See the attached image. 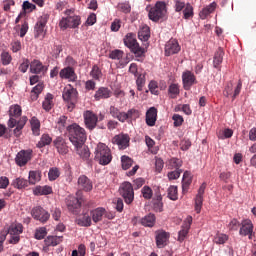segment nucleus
Returning <instances> with one entry per match:
<instances>
[{"label": "nucleus", "mask_w": 256, "mask_h": 256, "mask_svg": "<svg viewBox=\"0 0 256 256\" xmlns=\"http://www.w3.org/2000/svg\"><path fill=\"white\" fill-rule=\"evenodd\" d=\"M232 135H234L233 129L225 128L222 132L218 133V138H232Z\"/></svg>", "instance_id": "obj_53"}, {"label": "nucleus", "mask_w": 256, "mask_h": 256, "mask_svg": "<svg viewBox=\"0 0 256 256\" xmlns=\"http://www.w3.org/2000/svg\"><path fill=\"white\" fill-rule=\"evenodd\" d=\"M64 15H66V17H62L59 22V27L63 31H65V29H77V27L81 25V16L75 15L74 9L65 10Z\"/></svg>", "instance_id": "obj_2"}, {"label": "nucleus", "mask_w": 256, "mask_h": 256, "mask_svg": "<svg viewBox=\"0 0 256 256\" xmlns=\"http://www.w3.org/2000/svg\"><path fill=\"white\" fill-rule=\"evenodd\" d=\"M53 99L54 96L51 93H47L44 101L42 102V108L44 109V111H51V109H53Z\"/></svg>", "instance_id": "obj_33"}, {"label": "nucleus", "mask_w": 256, "mask_h": 256, "mask_svg": "<svg viewBox=\"0 0 256 256\" xmlns=\"http://www.w3.org/2000/svg\"><path fill=\"white\" fill-rule=\"evenodd\" d=\"M11 51L13 53H19L21 51V41L15 40L11 42Z\"/></svg>", "instance_id": "obj_61"}, {"label": "nucleus", "mask_w": 256, "mask_h": 256, "mask_svg": "<svg viewBox=\"0 0 256 256\" xmlns=\"http://www.w3.org/2000/svg\"><path fill=\"white\" fill-rule=\"evenodd\" d=\"M146 79H145V74H138L137 75V89L138 91H142L143 86L145 85Z\"/></svg>", "instance_id": "obj_55"}, {"label": "nucleus", "mask_w": 256, "mask_h": 256, "mask_svg": "<svg viewBox=\"0 0 256 256\" xmlns=\"http://www.w3.org/2000/svg\"><path fill=\"white\" fill-rule=\"evenodd\" d=\"M0 57H1L0 62L2 63V65L4 66L11 65V61H13V57L9 52L7 51L2 52Z\"/></svg>", "instance_id": "obj_43"}, {"label": "nucleus", "mask_w": 256, "mask_h": 256, "mask_svg": "<svg viewBox=\"0 0 256 256\" xmlns=\"http://www.w3.org/2000/svg\"><path fill=\"white\" fill-rule=\"evenodd\" d=\"M155 214H148L145 215L143 218H141L140 223L142 226L148 227V228H153L155 225Z\"/></svg>", "instance_id": "obj_32"}, {"label": "nucleus", "mask_w": 256, "mask_h": 256, "mask_svg": "<svg viewBox=\"0 0 256 256\" xmlns=\"http://www.w3.org/2000/svg\"><path fill=\"white\" fill-rule=\"evenodd\" d=\"M189 233V226H182V229L178 232V241L183 242Z\"/></svg>", "instance_id": "obj_51"}, {"label": "nucleus", "mask_w": 256, "mask_h": 256, "mask_svg": "<svg viewBox=\"0 0 256 256\" xmlns=\"http://www.w3.org/2000/svg\"><path fill=\"white\" fill-rule=\"evenodd\" d=\"M240 226V221H238L237 218H233L228 224V229L229 231H238Z\"/></svg>", "instance_id": "obj_54"}, {"label": "nucleus", "mask_w": 256, "mask_h": 256, "mask_svg": "<svg viewBox=\"0 0 256 256\" xmlns=\"http://www.w3.org/2000/svg\"><path fill=\"white\" fill-rule=\"evenodd\" d=\"M141 116V112L136 108H130L126 113L124 112L122 120L126 122L128 119H138Z\"/></svg>", "instance_id": "obj_29"}, {"label": "nucleus", "mask_w": 256, "mask_h": 256, "mask_svg": "<svg viewBox=\"0 0 256 256\" xmlns=\"http://www.w3.org/2000/svg\"><path fill=\"white\" fill-rule=\"evenodd\" d=\"M31 131L35 137H39L41 135V121L38 120L37 117L33 116L30 119Z\"/></svg>", "instance_id": "obj_27"}, {"label": "nucleus", "mask_w": 256, "mask_h": 256, "mask_svg": "<svg viewBox=\"0 0 256 256\" xmlns=\"http://www.w3.org/2000/svg\"><path fill=\"white\" fill-rule=\"evenodd\" d=\"M105 216L108 219H114L115 215L113 214H106V210L104 208H98L97 210V221L101 220V217Z\"/></svg>", "instance_id": "obj_56"}, {"label": "nucleus", "mask_w": 256, "mask_h": 256, "mask_svg": "<svg viewBox=\"0 0 256 256\" xmlns=\"http://www.w3.org/2000/svg\"><path fill=\"white\" fill-rule=\"evenodd\" d=\"M110 115H112L113 118H117L120 122H125V120H123V115H125V111H120L119 108L115 106H110Z\"/></svg>", "instance_id": "obj_39"}, {"label": "nucleus", "mask_w": 256, "mask_h": 256, "mask_svg": "<svg viewBox=\"0 0 256 256\" xmlns=\"http://www.w3.org/2000/svg\"><path fill=\"white\" fill-rule=\"evenodd\" d=\"M114 208L118 211V213H122L124 210V202L121 198H116L113 200Z\"/></svg>", "instance_id": "obj_52"}, {"label": "nucleus", "mask_w": 256, "mask_h": 256, "mask_svg": "<svg viewBox=\"0 0 256 256\" xmlns=\"http://www.w3.org/2000/svg\"><path fill=\"white\" fill-rule=\"evenodd\" d=\"M169 239V232H165V230H158V232H156V245L158 248L166 247V245H168Z\"/></svg>", "instance_id": "obj_18"}, {"label": "nucleus", "mask_w": 256, "mask_h": 256, "mask_svg": "<svg viewBox=\"0 0 256 256\" xmlns=\"http://www.w3.org/2000/svg\"><path fill=\"white\" fill-rule=\"evenodd\" d=\"M27 124V116H22L17 123L16 128L14 129L15 137H21L23 127Z\"/></svg>", "instance_id": "obj_34"}, {"label": "nucleus", "mask_w": 256, "mask_h": 256, "mask_svg": "<svg viewBox=\"0 0 256 256\" xmlns=\"http://www.w3.org/2000/svg\"><path fill=\"white\" fill-rule=\"evenodd\" d=\"M229 239V236L226 235L225 233H217V235L214 238V242L215 244H225V242H227Z\"/></svg>", "instance_id": "obj_47"}, {"label": "nucleus", "mask_w": 256, "mask_h": 256, "mask_svg": "<svg viewBox=\"0 0 256 256\" xmlns=\"http://www.w3.org/2000/svg\"><path fill=\"white\" fill-rule=\"evenodd\" d=\"M21 113H22L21 106H19V105L10 106L9 117L19 118Z\"/></svg>", "instance_id": "obj_45"}, {"label": "nucleus", "mask_w": 256, "mask_h": 256, "mask_svg": "<svg viewBox=\"0 0 256 256\" xmlns=\"http://www.w3.org/2000/svg\"><path fill=\"white\" fill-rule=\"evenodd\" d=\"M138 37L143 42H147V40H149L151 37L150 28L147 25L142 27L138 32Z\"/></svg>", "instance_id": "obj_37"}, {"label": "nucleus", "mask_w": 256, "mask_h": 256, "mask_svg": "<svg viewBox=\"0 0 256 256\" xmlns=\"http://www.w3.org/2000/svg\"><path fill=\"white\" fill-rule=\"evenodd\" d=\"M8 231V235H18L21 236V233H23V224L21 223H13L8 228H6Z\"/></svg>", "instance_id": "obj_30"}, {"label": "nucleus", "mask_w": 256, "mask_h": 256, "mask_svg": "<svg viewBox=\"0 0 256 256\" xmlns=\"http://www.w3.org/2000/svg\"><path fill=\"white\" fill-rule=\"evenodd\" d=\"M79 92H77V89L71 87H65L62 92V98L63 100L68 103V109L72 111L75 109V105L77 104Z\"/></svg>", "instance_id": "obj_8"}, {"label": "nucleus", "mask_w": 256, "mask_h": 256, "mask_svg": "<svg viewBox=\"0 0 256 256\" xmlns=\"http://www.w3.org/2000/svg\"><path fill=\"white\" fill-rule=\"evenodd\" d=\"M124 44L130 49L131 52H133V54H135L136 57H142V55L145 54V49L139 46L136 36L133 33H128L124 37Z\"/></svg>", "instance_id": "obj_6"}, {"label": "nucleus", "mask_w": 256, "mask_h": 256, "mask_svg": "<svg viewBox=\"0 0 256 256\" xmlns=\"http://www.w3.org/2000/svg\"><path fill=\"white\" fill-rule=\"evenodd\" d=\"M184 19H189L194 17V7L191 3H186L183 10Z\"/></svg>", "instance_id": "obj_42"}, {"label": "nucleus", "mask_w": 256, "mask_h": 256, "mask_svg": "<svg viewBox=\"0 0 256 256\" xmlns=\"http://www.w3.org/2000/svg\"><path fill=\"white\" fill-rule=\"evenodd\" d=\"M34 237H35V239H38L39 241H41V239H45V237H47V228L41 227V228L36 229Z\"/></svg>", "instance_id": "obj_49"}, {"label": "nucleus", "mask_w": 256, "mask_h": 256, "mask_svg": "<svg viewBox=\"0 0 256 256\" xmlns=\"http://www.w3.org/2000/svg\"><path fill=\"white\" fill-rule=\"evenodd\" d=\"M111 94H112V92L108 88L98 89V97L109 98V97H111Z\"/></svg>", "instance_id": "obj_59"}, {"label": "nucleus", "mask_w": 256, "mask_h": 256, "mask_svg": "<svg viewBox=\"0 0 256 256\" xmlns=\"http://www.w3.org/2000/svg\"><path fill=\"white\" fill-rule=\"evenodd\" d=\"M112 143L117 144L119 149L124 150V149H127V147H129L130 137L127 134L115 135L112 138Z\"/></svg>", "instance_id": "obj_17"}, {"label": "nucleus", "mask_w": 256, "mask_h": 256, "mask_svg": "<svg viewBox=\"0 0 256 256\" xmlns=\"http://www.w3.org/2000/svg\"><path fill=\"white\" fill-rule=\"evenodd\" d=\"M9 187V179L7 176L0 177V189H7Z\"/></svg>", "instance_id": "obj_64"}, {"label": "nucleus", "mask_w": 256, "mask_h": 256, "mask_svg": "<svg viewBox=\"0 0 256 256\" xmlns=\"http://www.w3.org/2000/svg\"><path fill=\"white\" fill-rule=\"evenodd\" d=\"M224 54L225 52L222 48H218V50H216L215 55L213 57V67L215 69H218V70L221 69V64L223 63Z\"/></svg>", "instance_id": "obj_26"}, {"label": "nucleus", "mask_w": 256, "mask_h": 256, "mask_svg": "<svg viewBox=\"0 0 256 256\" xmlns=\"http://www.w3.org/2000/svg\"><path fill=\"white\" fill-rule=\"evenodd\" d=\"M53 188L51 186H37L34 189V195H51Z\"/></svg>", "instance_id": "obj_35"}, {"label": "nucleus", "mask_w": 256, "mask_h": 256, "mask_svg": "<svg viewBox=\"0 0 256 256\" xmlns=\"http://www.w3.org/2000/svg\"><path fill=\"white\" fill-rule=\"evenodd\" d=\"M61 177V170L57 167H52L49 169L48 172V179L49 181H57Z\"/></svg>", "instance_id": "obj_40"}, {"label": "nucleus", "mask_w": 256, "mask_h": 256, "mask_svg": "<svg viewBox=\"0 0 256 256\" xmlns=\"http://www.w3.org/2000/svg\"><path fill=\"white\" fill-rule=\"evenodd\" d=\"M41 181V171L35 170L29 172V182L30 185H35V183H39Z\"/></svg>", "instance_id": "obj_38"}, {"label": "nucleus", "mask_w": 256, "mask_h": 256, "mask_svg": "<svg viewBox=\"0 0 256 256\" xmlns=\"http://www.w3.org/2000/svg\"><path fill=\"white\" fill-rule=\"evenodd\" d=\"M60 79H66L71 83H75L77 81V73H75V68L72 67H65L60 70L59 72Z\"/></svg>", "instance_id": "obj_15"}, {"label": "nucleus", "mask_w": 256, "mask_h": 256, "mask_svg": "<svg viewBox=\"0 0 256 256\" xmlns=\"http://www.w3.org/2000/svg\"><path fill=\"white\" fill-rule=\"evenodd\" d=\"M52 141L53 138H51L49 134H43L40 138V141L36 144V147H38V149H43V147H46V145H51Z\"/></svg>", "instance_id": "obj_36"}, {"label": "nucleus", "mask_w": 256, "mask_h": 256, "mask_svg": "<svg viewBox=\"0 0 256 256\" xmlns=\"http://www.w3.org/2000/svg\"><path fill=\"white\" fill-rule=\"evenodd\" d=\"M121 164L123 170H129L133 165V159L129 158V156L123 155L121 157Z\"/></svg>", "instance_id": "obj_46"}, {"label": "nucleus", "mask_w": 256, "mask_h": 256, "mask_svg": "<svg viewBox=\"0 0 256 256\" xmlns=\"http://www.w3.org/2000/svg\"><path fill=\"white\" fill-rule=\"evenodd\" d=\"M77 183L80 191L89 192L93 190V182L85 175L79 176Z\"/></svg>", "instance_id": "obj_22"}, {"label": "nucleus", "mask_w": 256, "mask_h": 256, "mask_svg": "<svg viewBox=\"0 0 256 256\" xmlns=\"http://www.w3.org/2000/svg\"><path fill=\"white\" fill-rule=\"evenodd\" d=\"M183 173L182 169H175L174 171L168 172V179L176 180L179 179L180 174Z\"/></svg>", "instance_id": "obj_60"}, {"label": "nucleus", "mask_w": 256, "mask_h": 256, "mask_svg": "<svg viewBox=\"0 0 256 256\" xmlns=\"http://www.w3.org/2000/svg\"><path fill=\"white\" fill-rule=\"evenodd\" d=\"M11 185L12 187H14V189L21 190V189H25V187H29V181H27V179L23 177H18L12 180Z\"/></svg>", "instance_id": "obj_28"}, {"label": "nucleus", "mask_w": 256, "mask_h": 256, "mask_svg": "<svg viewBox=\"0 0 256 256\" xmlns=\"http://www.w3.org/2000/svg\"><path fill=\"white\" fill-rule=\"evenodd\" d=\"M167 14V4L165 1H157L154 7H151L148 13V17L158 23L160 19H164Z\"/></svg>", "instance_id": "obj_3"}, {"label": "nucleus", "mask_w": 256, "mask_h": 256, "mask_svg": "<svg viewBox=\"0 0 256 256\" xmlns=\"http://www.w3.org/2000/svg\"><path fill=\"white\" fill-rule=\"evenodd\" d=\"M84 123L87 129H90V131L95 129V127H97V115H95V113L92 111H86L84 113Z\"/></svg>", "instance_id": "obj_20"}, {"label": "nucleus", "mask_w": 256, "mask_h": 256, "mask_svg": "<svg viewBox=\"0 0 256 256\" xmlns=\"http://www.w3.org/2000/svg\"><path fill=\"white\" fill-rule=\"evenodd\" d=\"M233 89H234V85L232 82H228L225 89H224V92L223 94L225 95V97H230V95L233 94Z\"/></svg>", "instance_id": "obj_62"}, {"label": "nucleus", "mask_w": 256, "mask_h": 256, "mask_svg": "<svg viewBox=\"0 0 256 256\" xmlns=\"http://www.w3.org/2000/svg\"><path fill=\"white\" fill-rule=\"evenodd\" d=\"M239 235L241 237H247L248 239L255 238L256 233L254 232V224L252 220L249 218L242 220L240 224Z\"/></svg>", "instance_id": "obj_9"}, {"label": "nucleus", "mask_w": 256, "mask_h": 256, "mask_svg": "<svg viewBox=\"0 0 256 256\" xmlns=\"http://www.w3.org/2000/svg\"><path fill=\"white\" fill-rule=\"evenodd\" d=\"M168 198H170L172 201H176L178 199V187L177 186L169 187Z\"/></svg>", "instance_id": "obj_48"}, {"label": "nucleus", "mask_w": 256, "mask_h": 256, "mask_svg": "<svg viewBox=\"0 0 256 256\" xmlns=\"http://www.w3.org/2000/svg\"><path fill=\"white\" fill-rule=\"evenodd\" d=\"M98 161L100 165H108L113 161V154L111 148L104 143H98L97 146Z\"/></svg>", "instance_id": "obj_7"}, {"label": "nucleus", "mask_w": 256, "mask_h": 256, "mask_svg": "<svg viewBox=\"0 0 256 256\" xmlns=\"http://www.w3.org/2000/svg\"><path fill=\"white\" fill-rule=\"evenodd\" d=\"M119 192L121 196H123L126 204H132L135 198V192L132 184L129 183V181H126L125 183L121 184Z\"/></svg>", "instance_id": "obj_10"}, {"label": "nucleus", "mask_w": 256, "mask_h": 256, "mask_svg": "<svg viewBox=\"0 0 256 256\" xmlns=\"http://www.w3.org/2000/svg\"><path fill=\"white\" fill-rule=\"evenodd\" d=\"M31 215L33 219H36V221H40L41 223H47V221H49V217H51L49 212L41 206L34 207L31 211Z\"/></svg>", "instance_id": "obj_14"}, {"label": "nucleus", "mask_w": 256, "mask_h": 256, "mask_svg": "<svg viewBox=\"0 0 256 256\" xmlns=\"http://www.w3.org/2000/svg\"><path fill=\"white\" fill-rule=\"evenodd\" d=\"M168 165L172 170H180V167L183 165V161L178 158H172L169 160Z\"/></svg>", "instance_id": "obj_44"}, {"label": "nucleus", "mask_w": 256, "mask_h": 256, "mask_svg": "<svg viewBox=\"0 0 256 256\" xmlns=\"http://www.w3.org/2000/svg\"><path fill=\"white\" fill-rule=\"evenodd\" d=\"M141 193L145 199H151L153 196V190L149 186H144Z\"/></svg>", "instance_id": "obj_58"}, {"label": "nucleus", "mask_w": 256, "mask_h": 256, "mask_svg": "<svg viewBox=\"0 0 256 256\" xmlns=\"http://www.w3.org/2000/svg\"><path fill=\"white\" fill-rule=\"evenodd\" d=\"M149 89H150V92H152V94L158 95V93H159V91H158V83L155 82V80H152L149 83Z\"/></svg>", "instance_id": "obj_63"}, {"label": "nucleus", "mask_w": 256, "mask_h": 256, "mask_svg": "<svg viewBox=\"0 0 256 256\" xmlns=\"http://www.w3.org/2000/svg\"><path fill=\"white\" fill-rule=\"evenodd\" d=\"M54 147H56L58 153L60 155H67L69 153V147L67 146V142L63 137L59 136L53 141Z\"/></svg>", "instance_id": "obj_23"}, {"label": "nucleus", "mask_w": 256, "mask_h": 256, "mask_svg": "<svg viewBox=\"0 0 256 256\" xmlns=\"http://www.w3.org/2000/svg\"><path fill=\"white\" fill-rule=\"evenodd\" d=\"M207 187L206 183L201 184L199 187L197 196L195 198V211L197 214L201 213V209L203 207V195L205 193V189Z\"/></svg>", "instance_id": "obj_21"}, {"label": "nucleus", "mask_w": 256, "mask_h": 256, "mask_svg": "<svg viewBox=\"0 0 256 256\" xmlns=\"http://www.w3.org/2000/svg\"><path fill=\"white\" fill-rule=\"evenodd\" d=\"M216 8H217V3L213 1L211 4L204 7L203 10H201V12L199 13V15L202 19H206L207 17H209L210 14H213Z\"/></svg>", "instance_id": "obj_31"}, {"label": "nucleus", "mask_w": 256, "mask_h": 256, "mask_svg": "<svg viewBox=\"0 0 256 256\" xmlns=\"http://www.w3.org/2000/svg\"><path fill=\"white\" fill-rule=\"evenodd\" d=\"M180 44L175 39H170L165 45V55L170 57V55L178 54L180 52Z\"/></svg>", "instance_id": "obj_19"}, {"label": "nucleus", "mask_w": 256, "mask_h": 256, "mask_svg": "<svg viewBox=\"0 0 256 256\" xmlns=\"http://www.w3.org/2000/svg\"><path fill=\"white\" fill-rule=\"evenodd\" d=\"M123 55H124L123 50L115 49V50H112V51L110 52L109 57H110L112 60H122Z\"/></svg>", "instance_id": "obj_50"}, {"label": "nucleus", "mask_w": 256, "mask_h": 256, "mask_svg": "<svg viewBox=\"0 0 256 256\" xmlns=\"http://www.w3.org/2000/svg\"><path fill=\"white\" fill-rule=\"evenodd\" d=\"M69 141L74 145L77 150L78 155L87 159L89 157V150L83 147L85 141H87V133L85 128L79 126V124L74 123L67 127Z\"/></svg>", "instance_id": "obj_1"}, {"label": "nucleus", "mask_w": 256, "mask_h": 256, "mask_svg": "<svg viewBox=\"0 0 256 256\" xmlns=\"http://www.w3.org/2000/svg\"><path fill=\"white\" fill-rule=\"evenodd\" d=\"M31 159H33V150H21L16 155L15 163L18 165V167H25V165H27Z\"/></svg>", "instance_id": "obj_11"}, {"label": "nucleus", "mask_w": 256, "mask_h": 256, "mask_svg": "<svg viewBox=\"0 0 256 256\" xmlns=\"http://www.w3.org/2000/svg\"><path fill=\"white\" fill-rule=\"evenodd\" d=\"M49 17V13H42V15L38 18L34 26L35 39H45V35H47V29L45 27H47Z\"/></svg>", "instance_id": "obj_4"}, {"label": "nucleus", "mask_w": 256, "mask_h": 256, "mask_svg": "<svg viewBox=\"0 0 256 256\" xmlns=\"http://www.w3.org/2000/svg\"><path fill=\"white\" fill-rule=\"evenodd\" d=\"M197 83V77L190 70H186L182 73V84L186 91H190L193 85Z\"/></svg>", "instance_id": "obj_13"}, {"label": "nucleus", "mask_w": 256, "mask_h": 256, "mask_svg": "<svg viewBox=\"0 0 256 256\" xmlns=\"http://www.w3.org/2000/svg\"><path fill=\"white\" fill-rule=\"evenodd\" d=\"M91 217L94 223H97V210H90L89 212L84 213L82 217L76 219V223L80 227H90Z\"/></svg>", "instance_id": "obj_12"}, {"label": "nucleus", "mask_w": 256, "mask_h": 256, "mask_svg": "<svg viewBox=\"0 0 256 256\" xmlns=\"http://www.w3.org/2000/svg\"><path fill=\"white\" fill-rule=\"evenodd\" d=\"M65 179H66V183H72L73 182V171L71 170L70 165H66Z\"/></svg>", "instance_id": "obj_57"}, {"label": "nucleus", "mask_w": 256, "mask_h": 256, "mask_svg": "<svg viewBox=\"0 0 256 256\" xmlns=\"http://www.w3.org/2000/svg\"><path fill=\"white\" fill-rule=\"evenodd\" d=\"M30 71L34 73V75H45V73L49 71V67L43 65L40 60H33L30 63Z\"/></svg>", "instance_id": "obj_16"}, {"label": "nucleus", "mask_w": 256, "mask_h": 256, "mask_svg": "<svg viewBox=\"0 0 256 256\" xmlns=\"http://www.w3.org/2000/svg\"><path fill=\"white\" fill-rule=\"evenodd\" d=\"M157 118H158V109L155 107H150L148 111H146V123L148 127H155Z\"/></svg>", "instance_id": "obj_24"}, {"label": "nucleus", "mask_w": 256, "mask_h": 256, "mask_svg": "<svg viewBox=\"0 0 256 256\" xmlns=\"http://www.w3.org/2000/svg\"><path fill=\"white\" fill-rule=\"evenodd\" d=\"M82 195H83V192L81 190H78L76 192V197L70 195L66 198L67 209L68 211H70V213H73V215H79V213H81Z\"/></svg>", "instance_id": "obj_5"}, {"label": "nucleus", "mask_w": 256, "mask_h": 256, "mask_svg": "<svg viewBox=\"0 0 256 256\" xmlns=\"http://www.w3.org/2000/svg\"><path fill=\"white\" fill-rule=\"evenodd\" d=\"M61 243H63V236H48L44 240V249H47V247H57Z\"/></svg>", "instance_id": "obj_25"}, {"label": "nucleus", "mask_w": 256, "mask_h": 256, "mask_svg": "<svg viewBox=\"0 0 256 256\" xmlns=\"http://www.w3.org/2000/svg\"><path fill=\"white\" fill-rule=\"evenodd\" d=\"M168 94L170 95V98H177L178 95H180V86L178 83H171L168 88Z\"/></svg>", "instance_id": "obj_41"}]
</instances>
